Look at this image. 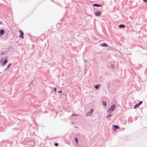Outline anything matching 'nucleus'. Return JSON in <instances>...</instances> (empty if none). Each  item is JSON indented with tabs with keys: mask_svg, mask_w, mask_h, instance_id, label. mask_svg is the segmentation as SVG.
I'll use <instances>...</instances> for the list:
<instances>
[{
	"mask_svg": "<svg viewBox=\"0 0 147 147\" xmlns=\"http://www.w3.org/2000/svg\"><path fill=\"white\" fill-rule=\"evenodd\" d=\"M142 103V101H141L139 103H138V105L140 106V105H141Z\"/></svg>",
	"mask_w": 147,
	"mask_h": 147,
	"instance_id": "16",
	"label": "nucleus"
},
{
	"mask_svg": "<svg viewBox=\"0 0 147 147\" xmlns=\"http://www.w3.org/2000/svg\"><path fill=\"white\" fill-rule=\"evenodd\" d=\"M55 146H58V144L57 143H55Z\"/></svg>",
	"mask_w": 147,
	"mask_h": 147,
	"instance_id": "17",
	"label": "nucleus"
},
{
	"mask_svg": "<svg viewBox=\"0 0 147 147\" xmlns=\"http://www.w3.org/2000/svg\"><path fill=\"white\" fill-rule=\"evenodd\" d=\"M119 27L120 28H124L125 27V26L123 24H120L119 25Z\"/></svg>",
	"mask_w": 147,
	"mask_h": 147,
	"instance_id": "8",
	"label": "nucleus"
},
{
	"mask_svg": "<svg viewBox=\"0 0 147 147\" xmlns=\"http://www.w3.org/2000/svg\"><path fill=\"white\" fill-rule=\"evenodd\" d=\"M4 33V31L3 29H1L0 30V34L1 35H3Z\"/></svg>",
	"mask_w": 147,
	"mask_h": 147,
	"instance_id": "5",
	"label": "nucleus"
},
{
	"mask_svg": "<svg viewBox=\"0 0 147 147\" xmlns=\"http://www.w3.org/2000/svg\"><path fill=\"white\" fill-rule=\"evenodd\" d=\"M111 67H113V65H111Z\"/></svg>",
	"mask_w": 147,
	"mask_h": 147,
	"instance_id": "23",
	"label": "nucleus"
},
{
	"mask_svg": "<svg viewBox=\"0 0 147 147\" xmlns=\"http://www.w3.org/2000/svg\"><path fill=\"white\" fill-rule=\"evenodd\" d=\"M19 32L20 33V38H22V39H24V37L23 36V35H24V33H23V32L22 30H20L19 31Z\"/></svg>",
	"mask_w": 147,
	"mask_h": 147,
	"instance_id": "2",
	"label": "nucleus"
},
{
	"mask_svg": "<svg viewBox=\"0 0 147 147\" xmlns=\"http://www.w3.org/2000/svg\"><path fill=\"white\" fill-rule=\"evenodd\" d=\"M75 115V116H76V115Z\"/></svg>",
	"mask_w": 147,
	"mask_h": 147,
	"instance_id": "25",
	"label": "nucleus"
},
{
	"mask_svg": "<svg viewBox=\"0 0 147 147\" xmlns=\"http://www.w3.org/2000/svg\"><path fill=\"white\" fill-rule=\"evenodd\" d=\"M0 24H2V23L1 22H0Z\"/></svg>",
	"mask_w": 147,
	"mask_h": 147,
	"instance_id": "22",
	"label": "nucleus"
},
{
	"mask_svg": "<svg viewBox=\"0 0 147 147\" xmlns=\"http://www.w3.org/2000/svg\"><path fill=\"white\" fill-rule=\"evenodd\" d=\"M90 111H91L90 112H88V113H87V114H86L87 115H89L91 114L93 112V110L92 109H91Z\"/></svg>",
	"mask_w": 147,
	"mask_h": 147,
	"instance_id": "4",
	"label": "nucleus"
},
{
	"mask_svg": "<svg viewBox=\"0 0 147 147\" xmlns=\"http://www.w3.org/2000/svg\"><path fill=\"white\" fill-rule=\"evenodd\" d=\"M99 87V86L98 85H97L95 86V87L97 89H98Z\"/></svg>",
	"mask_w": 147,
	"mask_h": 147,
	"instance_id": "13",
	"label": "nucleus"
},
{
	"mask_svg": "<svg viewBox=\"0 0 147 147\" xmlns=\"http://www.w3.org/2000/svg\"><path fill=\"white\" fill-rule=\"evenodd\" d=\"M11 63H9V64L7 66V68H6L5 69H7L8 68H9L10 66H11Z\"/></svg>",
	"mask_w": 147,
	"mask_h": 147,
	"instance_id": "12",
	"label": "nucleus"
},
{
	"mask_svg": "<svg viewBox=\"0 0 147 147\" xmlns=\"http://www.w3.org/2000/svg\"><path fill=\"white\" fill-rule=\"evenodd\" d=\"M111 116V114H110L109 115H108V116H107V117H110Z\"/></svg>",
	"mask_w": 147,
	"mask_h": 147,
	"instance_id": "19",
	"label": "nucleus"
},
{
	"mask_svg": "<svg viewBox=\"0 0 147 147\" xmlns=\"http://www.w3.org/2000/svg\"><path fill=\"white\" fill-rule=\"evenodd\" d=\"M62 92V91L61 90H60L58 92L59 93H61Z\"/></svg>",
	"mask_w": 147,
	"mask_h": 147,
	"instance_id": "21",
	"label": "nucleus"
},
{
	"mask_svg": "<svg viewBox=\"0 0 147 147\" xmlns=\"http://www.w3.org/2000/svg\"><path fill=\"white\" fill-rule=\"evenodd\" d=\"M7 60H5L2 63V65H5L6 63L7 62Z\"/></svg>",
	"mask_w": 147,
	"mask_h": 147,
	"instance_id": "10",
	"label": "nucleus"
},
{
	"mask_svg": "<svg viewBox=\"0 0 147 147\" xmlns=\"http://www.w3.org/2000/svg\"><path fill=\"white\" fill-rule=\"evenodd\" d=\"M111 67H113V65H111Z\"/></svg>",
	"mask_w": 147,
	"mask_h": 147,
	"instance_id": "24",
	"label": "nucleus"
},
{
	"mask_svg": "<svg viewBox=\"0 0 147 147\" xmlns=\"http://www.w3.org/2000/svg\"><path fill=\"white\" fill-rule=\"evenodd\" d=\"M102 103L105 106H106V103L104 101H103Z\"/></svg>",
	"mask_w": 147,
	"mask_h": 147,
	"instance_id": "14",
	"label": "nucleus"
},
{
	"mask_svg": "<svg viewBox=\"0 0 147 147\" xmlns=\"http://www.w3.org/2000/svg\"><path fill=\"white\" fill-rule=\"evenodd\" d=\"M101 14V12L100 11L96 12H95V15L96 16H100Z\"/></svg>",
	"mask_w": 147,
	"mask_h": 147,
	"instance_id": "3",
	"label": "nucleus"
},
{
	"mask_svg": "<svg viewBox=\"0 0 147 147\" xmlns=\"http://www.w3.org/2000/svg\"><path fill=\"white\" fill-rule=\"evenodd\" d=\"M101 45L102 47H107L108 46V45L105 43H103V44H101Z\"/></svg>",
	"mask_w": 147,
	"mask_h": 147,
	"instance_id": "6",
	"label": "nucleus"
},
{
	"mask_svg": "<svg viewBox=\"0 0 147 147\" xmlns=\"http://www.w3.org/2000/svg\"><path fill=\"white\" fill-rule=\"evenodd\" d=\"M143 1L145 3H147V0H143Z\"/></svg>",
	"mask_w": 147,
	"mask_h": 147,
	"instance_id": "20",
	"label": "nucleus"
},
{
	"mask_svg": "<svg viewBox=\"0 0 147 147\" xmlns=\"http://www.w3.org/2000/svg\"><path fill=\"white\" fill-rule=\"evenodd\" d=\"M93 6L94 7L96 6V7H101V5H98L97 4H94L93 5Z\"/></svg>",
	"mask_w": 147,
	"mask_h": 147,
	"instance_id": "9",
	"label": "nucleus"
},
{
	"mask_svg": "<svg viewBox=\"0 0 147 147\" xmlns=\"http://www.w3.org/2000/svg\"><path fill=\"white\" fill-rule=\"evenodd\" d=\"M139 107V106L137 104V105H135V106L134 107V109H136L138 107Z\"/></svg>",
	"mask_w": 147,
	"mask_h": 147,
	"instance_id": "11",
	"label": "nucleus"
},
{
	"mask_svg": "<svg viewBox=\"0 0 147 147\" xmlns=\"http://www.w3.org/2000/svg\"><path fill=\"white\" fill-rule=\"evenodd\" d=\"M75 140L76 143L77 144H78V140L77 138H75Z\"/></svg>",
	"mask_w": 147,
	"mask_h": 147,
	"instance_id": "15",
	"label": "nucleus"
},
{
	"mask_svg": "<svg viewBox=\"0 0 147 147\" xmlns=\"http://www.w3.org/2000/svg\"><path fill=\"white\" fill-rule=\"evenodd\" d=\"M113 128L115 129H118L119 128V127L116 125H114L113 126Z\"/></svg>",
	"mask_w": 147,
	"mask_h": 147,
	"instance_id": "7",
	"label": "nucleus"
},
{
	"mask_svg": "<svg viewBox=\"0 0 147 147\" xmlns=\"http://www.w3.org/2000/svg\"><path fill=\"white\" fill-rule=\"evenodd\" d=\"M115 107L116 106L115 105H113L110 108L107 110V112H109L110 111H113L114 110Z\"/></svg>",
	"mask_w": 147,
	"mask_h": 147,
	"instance_id": "1",
	"label": "nucleus"
},
{
	"mask_svg": "<svg viewBox=\"0 0 147 147\" xmlns=\"http://www.w3.org/2000/svg\"><path fill=\"white\" fill-rule=\"evenodd\" d=\"M56 88H54V90L55 91V92H56Z\"/></svg>",
	"mask_w": 147,
	"mask_h": 147,
	"instance_id": "18",
	"label": "nucleus"
}]
</instances>
